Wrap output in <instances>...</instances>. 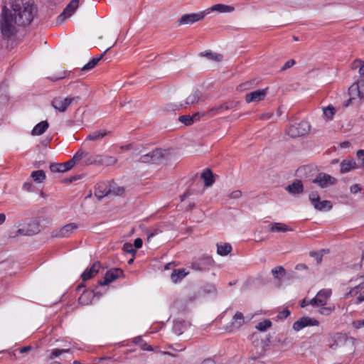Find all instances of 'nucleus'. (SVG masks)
<instances>
[{"label": "nucleus", "instance_id": "nucleus-1", "mask_svg": "<svg viewBox=\"0 0 364 364\" xmlns=\"http://www.w3.org/2000/svg\"><path fill=\"white\" fill-rule=\"evenodd\" d=\"M10 4L14 14L4 6L0 20L1 33L6 38L16 33V25L28 26L34 17L35 9L31 0H11Z\"/></svg>", "mask_w": 364, "mask_h": 364}, {"label": "nucleus", "instance_id": "nucleus-2", "mask_svg": "<svg viewBox=\"0 0 364 364\" xmlns=\"http://www.w3.org/2000/svg\"><path fill=\"white\" fill-rule=\"evenodd\" d=\"M87 155L88 154L86 151L79 150L70 160L65 163L51 164L50 165V169L53 173L65 172L67 171L70 170L77 162L80 161L82 159L83 156H87Z\"/></svg>", "mask_w": 364, "mask_h": 364}, {"label": "nucleus", "instance_id": "nucleus-3", "mask_svg": "<svg viewBox=\"0 0 364 364\" xmlns=\"http://www.w3.org/2000/svg\"><path fill=\"white\" fill-rule=\"evenodd\" d=\"M310 124L306 121L291 124L287 129V134L291 138H296L305 135L310 131Z\"/></svg>", "mask_w": 364, "mask_h": 364}, {"label": "nucleus", "instance_id": "nucleus-4", "mask_svg": "<svg viewBox=\"0 0 364 364\" xmlns=\"http://www.w3.org/2000/svg\"><path fill=\"white\" fill-rule=\"evenodd\" d=\"M102 186H105V183H97V187H96L95 195L100 198H103L105 196H111V195L120 196V195L123 194V193L124 192V188L117 186L116 184L114 183H109L108 189L107 190L105 189L103 191H100V188Z\"/></svg>", "mask_w": 364, "mask_h": 364}, {"label": "nucleus", "instance_id": "nucleus-5", "mask_svg": "<svg viewBox=\"0 0 364 364\" xmlns=\"http://www.w3.org/2000/svg\"><path fill=\"white\" fill-rule=\"evenodd\" d=\"M79 100L80 97L78 96L72 97L58 96L53 99L51 105L54 109L58 110L60 112H64L71 103Z\"/></svg>", "mask_w": 364, "mask_h": 364}, {"label": "nucleus", "instance_id": "nucleus-6", "mask_svg": "<svg viewBox=\"0 0 364 364\" xmlns=\"http://www.w3.org/2000/svg\"><path fill=\"white\" fill-rule=\"evenodd\" d=\"M337 179L331 175L321 172L312 180V183L316 184L321 188H326L336 183Z\"/></svg>", "mask_w": 364, "mask_h": 364}, {"label": "nucleus", "instance_id": "nucleus-7", "mask_svg": "<svg viewBox=\"0 0 364 364\" xmlns=\"http://www.w3.org/2000/svg\"><path fill=\"white\" fill-rule=\"evenodd\" d=\"M78 225L75 223L67 224L61 228H56L51 232V237H68L74 233Z\"/></svg>", "mask_w": 364, "mask_h": 364}, {"label": "nucleus", "instance_id": "nucleus-8", "mask_svg": "<svg viewBox=\"0 0 364 364\" xmlns=\"http://www.w3.org/2000/svg\"><path fill=\"white\" fill-rule=\"evenodd\" d=\"M309 198L315 209L319 211L331 210L332 204L330 200H321L318 194L316 192H312L309 194Z\"/></svg>", "mask_w": 364, "mask_h": 364}, {"label": "nucleus", "instance_id": "nucleus-9", "mask_svg": "<svg viewBox=\"0 0 364 364\" xmlns=\"http://www.w3.org/2000/svg\"><path fill=\"white\" fill-rule=\"evenodd\" d=\"M331 294L332 290L331 289H323L317 293L314 298L309 301V304L316 306H325Z\"/></svg>", "mask_w": 364, "mask_h": 364}, {"label": "nucleus", "instance_id": "nucleus-10", "mask_svg": "<svg viewBox=\"0 0 364 364\" xmlns=\"http://www.w3.org/2000/svg\"><path fill=\"white\" fill-rule=\"evenodd\" d=\"M80 0H71L57 18L58 23H63L70 17L78 8Z\"/></svg>", "mask_w": 364, "mask_h": 364}, {"label": "nucleus", "instance_id": "nucleus-11", "mask_svg": "<svg viewBox=\"0 0 364 364\" xmlns=\"http://www.w3.org/2000/svg\"><path fill=\"white\" fill-rule=\"evenodd\" d=\"M349 95L350 96L348 103L346 106H348L349 102L355 99V97L363 99L364 98V80L353 83L348 90Z\"/></svg>", "mask_w": 364, "mask_h": 364}, {"label": "nucleus", "instance_id": "nucleus-12", "mask_svg": "<svg viewBox=\"0 0 364 364\" xmlns=\"http://www.w3.org/2000/svg\"><path fill=\"white\" fill-rule=\"evenodd\" d=\"M164 158L162 151L159 149L141 156L139 161L141 163H159Z\"/></svg>", "mask_w": 364, "mask_h": 364}, {"label": "nucleus", "instance_id": "nucleus-13", "mask_svg": "<svg viewBox=\"0 0 364 364\" xmlns=\"http://www.w3.org/2000/svg\"><path fill=\"white\" fill-rule=\"evenodd\" d=\"M319 321L314 318L305 316L300 318L299 320L295 321L293 324V328L294 331H299L304 327L309 326H318Z\"/></svg>", "mask_w": 364, "mask_h": 364}, {"label": "nucleus", "instance_id": "nucleus-14", "mask_svg": "<svg viewBox=\"0 0 364 364\" xmlns=\"http://www.w3.org/2000/svg\"><path fill=\"white\" fill-rule=\"evenodd\" d=\"M122 274L123 272L121 269L115 268L110 269L105 274L104 279L98 282V284L100 286L107 285L119 278Z\"/></svg>", "mask_w": 364, "mask_h": 364}, {"label": "nucleus", "instance_id": "nucleus-15", "mask_svg": "<svg viewBox=\"0 0 364 364\" xmlns=\"http://www.w3.org/2000/svg\"><path fill=\"white\" fill-rule=\"evenodd\" d=\"M267 94V89L257 90L254 92L246 94L245 101L247 103L253 102H259L263 100Z\"/></svg>", "mask_w": 364, "mask_h": 364}, {"label": "nucleus", "instance_id": "nucleus-16", "mask_svg": "<svg viewBox=\"0 0 364 364\" xmlns=\"http://www.w3.org/2000/svg\"><path fill=\"white\" fill-rule=\"evenodd\" d=\"M204 17L203 14H184L178 21L179 25L191 24L201 20Z\"/></svg>", "mask_w": 364, "mask_h": 364}, {"label": "nucleus", "instance_id": "nucleus-17", "mask_svg": "<svg viewBox=\"0 0 364 364\" xmlns=\"http://www.w3.org/2000/svg\"><path fill=\"white\" fill-rule=\"evenodd\" d=\"M101 268V264L100 262H95L93 263L90 269H85L81 274V278L83 281H87L95 276Z\"/></svg>", "mask_w": 364, "mask_h": 364}, {"label": "nucleus", "instance_id": "nucleus-18", "mask_svg": "<svg viewBox=\"0 0 364 364\" xmlns=\"http://www.w3.org/2000/svg\"><path fill=\"white\" fill-rule=\"evenodd\" d=\"M200 95L199 91L193 90L188 95V96H187L184 105L180 104L179 105H176V107L174 109H177L181 107H183L184 105L186 106V105L197 103L200 100Z\"/></svg>", "mask_w": 364, "mask_h": 364}, {"label": "nucleus", "instance_id": "nucleus-19", "mask_svg": "<svg viewBox=\"0 0 364 364\" xmlns=\"http://www.w3.org/2000/svg\"><path fill=\"white\" fill-rule=\"evenodd\" d=\"M341 173H345L349 172L353 169H355L358 166L353 159L348 158L342 161L340 164Z\"/></svg>", "mask_w": 364, "mask_h": 364}, {"label": "nucleus", "instance_id": "nucleus-20", "mask_svg": "<svg viewBox=\"0 0 364 364\" xmlns=\"http://www.w3.org/2000/svg\"><path fill=\"white\" fill-rule=\"evenodd\" d=\"M286 190L293 195L303 193L304 186L302 181L301 180H295L293 183L287 186Z\"/></svg>", "mask_w": 364, "mask_h": 364}, {"label": "nucleus", "instance_id": "nucleus-21", "mask_svg": "<svg viewBox=\"0 0 364 364\" xmlns=\"http://www.w3.org/2000/svg\"><path fill=\"white\" fill-rule=\"evenodd\" d=\"M201 178L206 187L211 186L215 182L214 175L210 168H205L201 173Z\"/></svg>", "mask_w": 364, "mask_h": 364}, {"label": "nucleus", "instance_id": "nucleus-22", "mask_svg": "<svg viewBox=\"0 0 364 364\" xmlns=\"http://www.w3.org/2000/svg\"><path fill=\"white\" fill-rule=\"evenodd\" d=\"M245 323V318L243 314L237 311L232 317L231 328L232 329H238Z\"/></svg>", "mask_w": 364, "mask_h": 364}, {"label": "nucleus", "instance_id": "nucleus-23", "mask_svg": "<svg viewBox=\"0 0 364 364\" xmlns=\"http://www.w3.org/2000/svg\"><path fill=\"white\" fill-rule=\"evenodd\" d=\"M118 160L116 157L112 156L99 155L98 165L110 166L117 163Z\"/></svg>", "mask_w": 364, "mask_h": 364}, {"label": "nucleus", "instance_id": "nucleus-24", "mask_svg": "<svg viewBox=\"0 0 364 364\" xmlns=\"http://www.w3.org/2000/svg\"><path fill=\"white\" fill-rule=\"evenodd\" d=\"M110 134L111 132L109 131H107L105 129L97 130L90 133L87 136L86 139L89 141H97L107 135H109Z\"/></svg>", "mask_w": 364, "mask_h": 364}, {"label": "nucleus", "instance_id": "nucleus-25", "mask_svg": "<svg viewBox=\"0 0 364 364\" xmlns=\"http://www.w3.org/2000/svg\"><path fill=\"white\" fill-rule=\"evenodd\" d=\"M111 47L112 46H109V48H107L105 50V51L103 53H102L101 55H100L98 57L93 58L90 61H89L86 65H85L82 68L81 70L87 71V70H91L93 68H95L96 66V65L98 63V62L103 58V56L105 55L107 51L109 50Z\"/></svg>", "mask_w": 364, "mask_h": 364}, {"label": "nucleus", "instance_id": "nucleus-26", "mask_svg": "<svg viewBox=\"0 0 364 364\" xmlns=\"http://www.w3.org/2000/svg\"><path fill=\"white\" fill-rule=\"evenodd\" d=\"M49 124L47 121H42L37 124L31 132V134L33 136H39L43 134L48 128Z\"/></svg>", "mask_w": 364, "mask_h": 364}, {"label": "nucleus", "instance_id": "nucleus-27", "mask_svg": "<svg viewBox=\"0 0 364 364\" xmlns=\"http://www.w3.org/2000/svg\"><path fill=\"white\" fill-rule=\"evenodd\" d=\"M269 230L272 232H288V231H292V228L289 226L287 225L284 223H274L270 224L269 225Z\"/></svg>", "mask_w": 364, "mask_h": 364}, {"label": "nucleus", "instance_id": "nucleus-28", "mask_svg": "<svg viewBox=\"0 0 364 364\" xmlns=\"http://www.w3.org/2000/svg\"><path fill=\"white\" fill-rule=\"evenodd\" d=\"M94 296L95 292L93 291H85L79 297L78 301L82 305L90 304L92 302V299L94 297Z\"/></svg>", "mask_w": 364, "mask_h": 364}, {"label": "nucleus", "instance_id": "nucleus-29", "mask_svg": "<svg viewBox=\"0 0 364 364\" xmlns=\"http://www.w3.org/2000/svg\"><path fill=\"white\" fill-rule=\"evenodd\" d=\"M187 274L188 272H186L185 269H174L171 274V278L174 283H177L183 279Z\"/></svg>", "mask_w": 364, "mask_h": 364}, {"label": "nucleus", "instance_id": "nucleus-30", "mask_svg": "<svg viewBox=\"0 0 364 364\" xmlns=\"http://www.w3.org/2000/svg\"><path fill=\"white\" fill-rule=\"evenodd\" d=\"M232 250V247L229 243L218 244L217 245V252L221 256H225L228 255Z\"/></svg>", "mask_w": 364, "mask_h": 364}, {"label": "nucleus", "instance_id": "nucleus-31", "mask_svg": "<svg viewBox=\"0 0 364 364\" xmlns=\"http://www.w3.org/2000/svg\"><path fill=\"white\" fill-rule=\"evenodd\" d=\"M322 110H323V114L325 119L327 120H331L333 118V117L336 112V108L331 105H330L327 107H323Z\"/></svg>", "mask_w": 364, "mask_h": 364}, {"label": "nucleus", "instance_id": "nucleus-32", "mask_svg": "<svg viewBox=\"0 0 364 364\" xmlns=\"http://www.w3.org/2000/svg\"><path fill=\"white\" fill-rule=\"evenodd\" d=\"M31 177L36 183H42L46 179V173L43 170L34 171L31 173Z\"/></svg>", "mask_w": 364, "mask_h": 364}, {"label": "nucleus", "instance_id": "nucleus-33", "mask_svg": "<svg viewBox=\"0 0 364 364\" xmlns=\"http://www.w3.org/2000/svg\"><path fill=\"white\" fill-rule=\"evenodd\" d=\"M200 55L205 56V57L208 58L209 60L215 61V62H219L223 58V56L221 55L217 54L215 53H213L211 51L202 52V53H200Z\"/></svg>", "mask_w": 364, "mask_h": 364}, {"label": "nucleus", "instance_id": "nucleus-34", "mask_svg": "<svg viewBox=\"0 0 364 364\" xmlns=\"http://www.w3.org/2000/svg\"><path fill=\"white\" fill-rule=\"evenodd\" d=\"M211 9L221 13L232 12L234 11V8L230 6L224 5L221 4L214 5Z\"/></svg>", "mask_w": 364, "mask_h": 364}, {"label": "nucleus", "instance_id": "nucleus-35", "mask_svg": "<svg viewBox=\"0 0 364 364\" xmlns=\"http://www.w3.org/2000/svg\"><path fill=\"white\" fill-rule=\"evenodd\" d=\"M70 350H71L70 348H63V349H53L49 355V359L53 360L55 358L60 356L62 353H69V352H70Z\"/></svg>", "mask_w": 364, "mask_h": 364}, {"label": "nucleus", "instance_id": "nucleus-36", "mask_svg": "<svg viewBox=\"0 0 364 364\" xmlns=\"http://www.w3.org/2000/svg\"><path fill=\"white\" fill-rule=\"evenodd\" d=\"M225 109L224 104L216 105L210 108L207 112L208 116L213 117L218 114L221 113Z\"/></svg>", "mask_w": 364, "mask_h": 364}, {"label": "nucleus", "instance_id": "nucleus-37", "mask_svg": "<svg viewBox=\"0 0 364 364\" xmlns=\"http://www.w3.org/2000/svg\"><path fill=\"white\" fill-rule=\"evenodd\" d=\"M272 326V322L268 320H264L257 323L256 326V328L259 331H265L267 328H270Z\"/></svg>", "mask_w": 364, "mask_h": 364}, {"label": "nucleus", "instance_id": "nucleus-38", "mask_svg": "<svg viewBox=\"0 0 364 364\" xmlns=\"http://www.w3.org/2000/svg\"><path fill=\"white\" fill-rule=\"evenodd\" d=\"M325 252H326L325 250H321L320 252L311 251L309 252V255L312 257H314L316 259L317 263L320 264L322 262L323 255V253H325Z\"/></svg>", "mask_w": 364, "mask_h": 364}, {"label": "nucleus", "instance_id": "nucleus-39", "mask_svg": "<svg viewBox=\"0 0 364 364\" xmlns=\"http://www.w3.org/2000/svg\"><path fill=\"white\" fill-rule=\"evenodd\" d=\"M319 309V313L322 315L328 316L330 315L331 313H333L335 311V306H323Z\"/></svg>", "mask_w": 364, "mask_h": 364}, {"label": "nucleus", "instance_id": "nucleus-40", "mask_svg": "<svg viewBox=\"0 0 364 364\" xmlns=\"http://www.w3.org/2000/svg\"><path fill=\"white\" fill-rule=\"evenodd\" d=\"M272 273L275 279H278L279 274L282 277L285 275V269L282 266H277L272 270Z\"/></svg>", "mask_w": 364, "mask_h": 364}, {"label": "nucleus", "instance_id": "nucleus-41", "mask_svg": "<svg viewBox=\"0 0 364 364\" xmlns=\"http://www.w3.org/2000/svg\"><path fill=\"white\" fill-rule=\"evenodd\" d=\"M180 122L184 124L186 126H191L193 123V119L191 115H182L178 118Z\"/></svg>", "mask_w": 364, "mask_h": 364}, {"label": "nucleus", "instance_id": "nucleus-42", "mask_svg": "<svg viewBox=\"0 0 364 364\" xmlns=\"http://www.w3.org/2000/svg\"><path fill=\"white\" fill-rule=\"evenodd\" d=\"M88 155L87 156H83V158H87L85 163L89 164H97L98 165L97 161H99V155L91 156L88 152H87Z\"/></svg>", "mask_w": 364, "mask_h": 364}, {"label": "nucleus", "instance_id": "nucleus-43", "mask_svg": "<svg viewBox=\"0 0 364 364\" xmlns=\"http://www.w3.org/2000/svg\"><path fill=\"white\" fill-rule=\"evenodd\" d=\"M208 112H196L191 115V118L193 119V123L196 122H198L201 118H205L208 117Z\"/></svg>", "mask_w": 364, "mask_h": 364}, {"label": "nucleus", "instance_id": "nucleus-44", "mask_svg": "<svg viewBox=\"0 0 364 364\" xmlns=\"http://www.w3.org/2000/svg\"><path fill=\"white\" fill-rule=\"evenodd\" d=\"M123 250L127 253L135 255L136 250L134 248L133 245L129 242H126L123 245Z\"/></svg>", "mask_w": 364, "mask_h": 364}, {"label": "nucleus", "instance_id": "nucleus-45", "mask_svg": "<svg viewBox=\"0 0 364 364\" xmlns=\"http://www.w3.org/2000/svg\"><path fill=\"white\" fill-rule=\"evenodd\" d=\"M341 337V333H336L331 338V340L329 341V342H331V341H333V343H330L329 344V346L331 348H336L337 346H338V344L336 343V339L339 338Z\"/></svg>", "mask_w": 364, "mask_h": 364}, {"label": "nucleus", "instance_id": "nucleus-46", "mask_svg": "<svg viewBox=\"0 0 364 364\" xmlns=\"http://www.w3.org/2000/svg\"><path fill=\"white\" fill-rule=\"evenodd\" d=\"M242 196V191L240 190H235L228 194V197L231 199H238Z\"/></svg>", "mask_w": 364, "mask_h": 364}, {"label": "nucleus", "instance_id": "nucleus-47", "mask_svg": "<svg viewBox=\"0 0 364 364\" xmlns=\"http://www.w3.org/2000/svg\"><path fill=\"white\" fill-rule=\"evenodd\" d=\"M364 289V283H360L354 288L351 289L350 291L348 293L347 296L349 295H355L358 293V289Z\"/></svg>", "mask_w": 364, "mask_h": 364}, {"label": "nucleus", "instance_id": "nucleus-48", "mask_svg": "<svg viewBox=\"0 0 364 364\" xmlns=\"http://www.w3.org/2000/svg\"><path fill=\"white\" fill-rule=\"evenodd\" d=\"M295 64V60L293 59L289 60L287 61L284 66L281 68V71L286 70L290 68H291Z\"/></svg>", "mask_w": 364, "mask_h": 364}, {"label": "nucleus", "instance_id": "nucleus-49", "mask_svg": "<svg viewBox=\"0 0 364 364\" xmlns=\"http://www.w3.org/2000/svg\"><path fill=\"white\" fill-rule=\"evenodd\" d=\"M238 102H230L224 103L225 109L228 110L236 107L238 105Z\"/></svg>", "mask_w": 364, "mask_h": 364}, {"label": "nucleus", "instance_id": "nucleus-50", "mask_svg": "<svg viewBox=\"0 0 364 364\" xmlns=\"http://www.w3.org/2000/svg\"><path fill=\"white\" fill-rule=\"evenodd\" d=\"M289 314L290 311L288 309H284L279 313L278 318L280 319L286 318L289 316Z\"/></svg>", "mask_w": 364, "mask_h": 364}, {"label": "nucleus", "instance_id": "nucleus-51", "mask_svg": "<svg viewBox=\"0 0 364 364\" xmlns=\"http://www.w3.org/2000/svg\"><path fill=\"white\" fill-rule=\"evenodd\" d=\"M350 190L352 193L355 194L360 192L362 190V188L359 184L355 183L350 186Z\"/></svg>", "mask_w": 364, "mask_h": 364}, {"label": "nucleus", "instance_id": "nucleus-52", "mask_svg": "<svg viewBox=\"0 0 364 364\" xmlns=\"http://www.w3.org/2000/svg\"><path fill=\"white\" fill-rule=\"evenodd\" d=\"M273 116L272 112H266L259 115V119L261 120H267Z\"/></svg>", "mask_w": 364, "mask_h": 364}, {"label": "nucleus", "instance_id": "nucleus-53", "mask_svg": "<svg viewBox=\"0 0 364 364\" xmlns=\"http://www.w3.org/2000/svg\"><path fill=\"white\" fill-rule=\"evenodd\" d=\"M143 242L141 238H136L134 240V246L136 249L141 248L142 246Z\"/></svg>", "mask_w": 364, "mask_h": 364}, {"label": "nucleus", "instance_id": "nucleus-54", "mask_svg": "<svg viewBox=\"0 0 364 364\" xmlns=\"http://www.w3.org/2000/svg\"><path fill=\"white\" fill-rule=\"evenodd\" d=\"M252 82H246L245 83H242V84H240L239 87L240 88V90H247L250 87V86L252 85Z\"/></svg>", "mask_w": 364, "mask_h": 364}, {"label": "nucleus", "instance_id": "nucleus-55", "mask_svg": "<svg viewBox=\"0 0 364 364\" xmlns=\"http://www.w3.org/2000/svg\"><path fill=\"white\" fill-rule=\"evenodd\" d=\"M359 63L360 64V67L359 69V73L362 77H364V61H355L354 63Z\"/></svg>", "mask_w": 364, "mask_h": 364}, {"label": "nucleus", "instance_id": "nucleus-56", "mask_svg": "<svg viewBox=\"0 0 364 364\" xmlns=\"http://www.w3.org/2000/svg\"><path fill=\"white\" fill-rule=\"evenodd\" d=\"M357 156L361 158L362 164L364 166V149H360L357 151Z\"/></svg>", "mask_w": 364, "mask_h": 364}, {"label": "nucleus", "instance_id": "nucleus-57", "mask_svg": "<svg viewBox=\"0 0 364 364\" xmlns=\"http://www.w3.org/2000/svg\"><path fill=\"white\" fill-rule=\"evenodd\" d=\"M141 348L144 350H152L153 348L151 347V346L147 344L146 343H144L141 345Z\"/></svg>", "mask_w": 364, "mask_h": 364}, {"label": "nucleus", "instance_id": "nucleus-58", "mask_svg": "<svg viewBox=\"0 0 364 364\" xmlns=\"http://www.w3.org/2000/svg\"><path fill=\"white\" fill-rule=\"evenodd\" d=\"M31 350V346H23V347L19 349V352L21 353H24L28 352Z\"/></svg>", "mask_w": 364, "mask_h": 364}, {"label": "nucleus", "instance_id": "nucleus-59", "mask_svg": "<svg viewBox=\"0 0 364 364\" xmlns=\"http://www.w3.org/2000/svg\"><path fill=\"white\" fill-rule=\"evenodd\" d=\"M295 269L296 270H303V269H307L308 267L305 264H299L296 266Z\"/></svg>", "mask_w": 364, "mask_h": 364}, {"label": "nucleus", "instance_id": "nucleus-60", "mask_svg": "<svg viewBox=\"0 0 364 364\" xmlns=\"http://www.w3.org/2000/svg\"><path fill=\"white\" fill-rule=\"evenodd\" d=\"M363 301H364V291L358 296L356 304H360Z\"/></svg>", "mask_w": 364, "mask_h": 364}, {"label": "nucleus", "instance_id": "nucleus-61", "mask_svg": "<svg viewBox=\"0 0 364 364\" xmlns=\"http://www.w3.org/2000/svg\"><path fill=\"white\" fill-rule=\"evenodd\" d=\"M354 325L356 328H360L361 326H364V319L355 322Z\"/></svg>", "mask_w": 364, "mask_h": 364}, {"label": "nucleus", "instance_id": "nucleus-62", "mask_svg": "<svg viewBox=\"0 0 364 364\" xmlns=\"http://www.w3.org/2000/svg\"><path fill=\"white\" fill-rule=\"evenodd\" d=\"M23 188L27 190V191H31V188H32V183H25L23 184Z\"/></svg>", "mask_w": 364, "mask_h": 364}, {"label": "nucleus", "instance_id": "nucleus-63", "mask_svg": "<svg viewBox=\"0 0 364 364\" xmlns=\"http://www.w3.org/2000/svg\"><path fill=\"white\" fill-rule=\"evenodd\" d=\"M132 144H129L127 145L122 146L120 147V149L122 150H129L132 149Z\"/></svg>", "mask_w": 364, "mask_h": 364}, {"label": "nucleus", "instance_id": "nucleus-64", "mask_svg": "<svg viewBox=\"0 0 364 364\" xmlns=\"http://www.w3.org/2000/svg\"><path fill=\"white\" fill-rule=\"evenodd\" d=\"M6 220V215L4 213H0V225L3 224Z\"/></svg>", "mask_w": 364, "mask_h": 364}]
</instances>
